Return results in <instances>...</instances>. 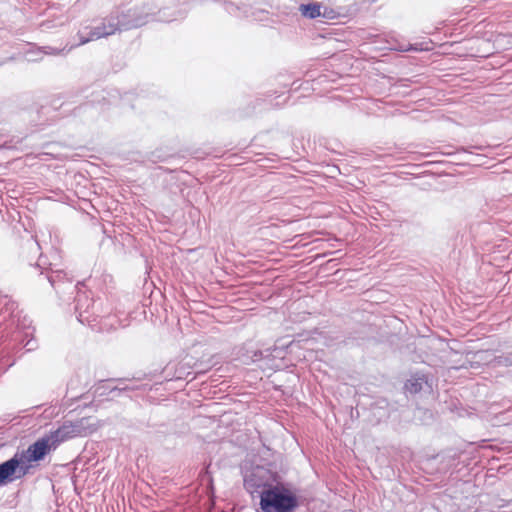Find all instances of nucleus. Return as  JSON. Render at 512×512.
<instances>
[{"label":"nucleus","instance_id":"1","mask_svg":"<svg viewBox=\"0 0 512 512\" xmlns=\"http://www.w3.org/2000/svg\"><path fill=\"white\" fill-rule=\"evenodd\" d=\"M243 486L256 512H295L303 503L298 487L263 466L245 469Z\"/></svg>","mask_w":512,"mask_h":512},{"label":"nucleus","instance_id":"2","mask_svg":"<svg viewBox=\"0 0 512 512\" xmlns=\"http://www.w3.org/2000/svg\"><path fill=\"white\" fill-rule=\"evenodd\" d=\"M77 437L71 421H65L57 429L38 437L26 448L18 447L14 454L0 463V488L39 470L62 443Z\"/></svg>","mask_w":512,"mask_h":512},{"label":"nucleus","instance_id":"3","mask_svg":"<svg viewBox=\"0 0 512 512\" xmlns=\"http://www.w3.org/2000/svg\"><path fill=\"white\" fill-rule=\"evenodd\" d=\"M174 18L166 16V9L152 11L147 5L131 8H116L102 22L94 27H84L77 33L79 44L113 35L116 31H128L144 26L150 21L171 22Z\"/></svg>","mask_w":512,"mask_h":512},{"label":"nucleus","instance_id":"4","mask_svg":"<svg viewBox=\"0 0 512 512\" xmlns=\"http://www.w3.org/2000/svg\"><path fill=\"white\" fill-rule=\"evenodd\" d=\"M77 320L94 329V322L104 313L101 298H95L93 292L87 288L86 283L72 299Z\"/></svg>","mask_w":512,"mask_h":512},{"label":"nucleus","instance_id":"5","mask_svg":"<svg viewBox=\"0 0 512 512\" xmlns=\"http://www.w3.org/2000/svg\"><path fill=\"white\" fill-rule=\"evenodd\" d=\"M45 277L59 299L65 303H70L78 290L86 283L84 280L75 282L73 276H69L65 270L59 269L57 266H53L52 269L48 270L45 273Z\"/></svg>","mask_w":512,"mask_h":512},{"label":"nucleus","instance_id":"6","mask_svg":"<svg viewBox=\"0 0 512 512\" xmlns=\"http://www.w3.org/2000/svg\"><path fill=\"white\" fill-rule=\"evenodd\" d=\"M22 256L27 260L30 266H33L39 271L40 275L45 274L48 270L52 269L53 266H57V263L51 261L50 257L43 254L42 247L34 237H30L24 242L22 246Z\"/></svg>","mask_w":512,"mask_h":512},{"label":"nucleus","instance_id":"7","mask_svg":"<svg viewBox=\"0 0 512 512\" xmlns=\"http://www.w3.org/2000/svg\"><path fill=\"white\" fill-rule=\"evenodd\" d=\"M196 365L193 356H185L180 361H170L162 370L161 374L165 381H191L195 378L193 367Z\"/></svg>","mask_w":512,"mask_h":512},{"label":"nucleus","instance_id":"8","mask_svg":"<svg viewBox=\"0 0 512 512\" xmlns=\"http://www.w3.org/2000/svg\"><path fill=\"white\" fill-rule=\"evenodd\" d=\"M35 344L36 342L34 339H26V337H23L21 333H16L13 336V343L9 342L5 344L0 352V374L5 373L15 364V359L9 353L10 349L19 345L21 348H25L26 351H32L35 349Z\"/></svg>","mask_w":512,"mask_h":512},{"label":"nucleus","instance_id":"9","mask_svg":"<svg viewBox=\"0 0 512 512\" xmlns=\"http://www.w3.org/2000/svg\"><path fill=\"white\" fill-rule=\"evenodd\" d=\"M405 393L415 395L422 390H432V378L425 373L416 372L408 378L403 386Z\"/></svg>","mask_w":512,"mask_h":512},{"label":"nucleus","instance_id":"10","mask_svg":"<svg viewBox=\"0 0 512 512\" xmlns=\"http://www.w3.org/2000/svg\"><path fill=\"white\" fill-rule=\"evenodd\" d=\"M126 378H117V379H107V380H100L97 384H95L91 388V393L93 395V401L91 404L95 401V399H104L108 397L110 394H116L118 390V385H112L113 382H117L119 384H124L126 381Z\"/></svg>","mask_w":512,"mask_h":512},{"label":"nucleus","instance_id":"11","mask_svg":"<svg viewBox=\"0 0 512 512\" xmlns=\"http://www.w3.org/2000/svg\"><path fill=\"white\" fill-rule=\"evenodd\" d=\"M282 350L278 348L277 346L269 347L266 349H255L252 351H247V353L244 355V362L248 363V361L251 362H260V361H266L267 365H269L270 361H274L276 358H281Z\"/></svg>","mask_w":512,"mask_h":512},{"label":"nucleus","instance_id":"12","mask_svg":"<svg viewBox=\"0 0 512 512\" xmlns=\"http://www.w3.org/2000/svg\"><path fill=\"white\" fill-rule=\"evenodd\" d=\"M91 88L85 87L81 89L80 96L86 101L84 103H81L77 109H82L83 107H86L88 105H94V104H100L102 102H105L106 97L104 95V90H99L98 87H92V91L90 93H87Z\"/></svg>","mask_w":512,"mask_h":512},{"label":"nucleus","instance_id":"13","mask_svg":"<svg viewBox=\"0 0 512 512\" xmlns=\"http://www.w3.org/2000/svg\"><path fill=\"white\" fill-rule=\"evenodd\" d=\"M209 468V465L204 466L199 472L198 479L200 486L203 488V491L207 494V496L212 497L215 495V487L214 480Z\"/></svg>","mask_w":512,"mask_h":512},{"label":"nucleus","instance_id":"14","mask_svg":"<svg viewBox=\"0 0 512 512\" xmlns=\"http://www.w3.org/2000/svg\"><path fill=\"white\" fill-rule=\"evenodd\" d=\"M91 419V417H82L74 422L71 421L77 437L87 436L96 431L97 427L94 423H91Z\"/></svg>","mask_w":512,"mask_h":512},{"label":"nucleus","instance_id":"15","mask_svg":"<svg viewBox=\"0 0 512 512\" xmlns=\"http://www.w3.org/2000/svg\"><path fill=\"white\" fill-rule=\"evenodd\" d=\"M299 10L302 16L309 19H315L321 16V4L317 2L301 4Z\"/></svg>","mask_w":512,"mask_h":512},{"label":"nucleus","instance_id":"16","mask_svg":"<svg viewBox=\"0 0 512 512\" xmlns=\"http://www.w3.org/2000/svg\"><path fill=\"white\" fill-rule=\"evenodd\" d=\"M467 240L468 238L466 237L465 233L461 229H457L450 236L448 246L451 247L453 251H455L456 249H460L461 247L465 246Z\"/></svg>","mask_w":512,"mask_h":512},{"label":"nucleus","instance_id":"17","mask_svg":"<svg viewBox=\"0 0 512 512\" xmlns=\"http://www.w3.org/2000/svg\"><path fill=\"white\" fill-rule=\"evenodd\" d=\"M195 361L196 365L193 367L195 375L204 374L216 364L214 356L207 359H195Z\"/></svg>","mask_w":512,"mask_h":512},{"label":"nucleus","instance_id":"18","mask_svg":"<svg viewBox=\"0 0 512 512\" xmlns=\"http://www.w3.org/2000/svg\"><path fill=\"white\" fill-rule=\"evenodd\" d=\"M174 154L165 148H157L150 153L149 159L153 163L157 162H167L169 159L173 158Z\"/></svg>","mask_w":512,"mask_h":512},{"label":"nucleus","instance_id":"19","mask_svg":"<svg viewBox=\"0 0 512 512\" xmlns=\"http://www.w3.org/2000/svg\"><path fill=\"white\" fill-rule=\"evenodd\" d=\"M491 229V224L485 221L474 222L469 225V235L476 239L480 231L486 232Z\"/></svg>","mask_w":512,"mask_h":512},{"label":"nucleus","instance_id":"20","mask_svg":"<svg viewBox=\"0 0 512 512\" xmlns=\"http://www.w3.org/2000/svg\"><path fill=\"white\" fill-rule=\"evenodd\" d=\"M79 42L77 44H75V46H79ZM74 47V45H71L70 47H64V48H56V47H51V46H43L40 48V53L42 54H46V55H60V54H65V53H68L69 51L72 50V48Z\"/></svg>","mask_w":512,"mask_h":512},{"label":"nucleus","instance_id":"21","mask_svg":"<svg viewBox=\"0 0 512 512\" xmlns=\"http://www.w3.org/2000/svg\"><path fill=\"white\" fill-rule=\"evenodd\" d=\"M398 50L401 52H419L423 51L424 48L422 47V43H409L406 45H400Z\"/></svg>","mask_w":512,"mask_h":512},{"label":"nucleus","instance_id":"22","mask_svg":"<svg viewBox=\"0 0 512 512\" xmlns=\"http://www.w3.org/2000/svg\"><path fill=\"white\" fill-rule=\"evenodd\" d=\"M58 25H62V23L56 22V20H45L41 22L40 29L43 32H48L49 30L57 27Z\"/></svg>","mask_w":512,"mask_h":512},{"label":"nucleus","instance_id":"23","mask_svg":"<svg viewBox=\"0 0 512 512\" xmlns=\"http://www.w3.org/2000/svg\"><path fill=\"white\" fill-rule=\"evenodd\" d=\"M255 103L256 105H264V108H272V107H277L279 104L278 103H274V100L270 99V100H267V99H260V98H257L255 100Z\"/></svg>","mask_w":512,"mask_h":512},{"label":"nucleus","instance_id":"24","mask_svg":"<svg viewBox=\"0 0 512 512\" xmlns=\"http://www.w3.org/2000/svg\"><path fill=\"white\" fill-rule=\"evenodd\" d=\"M134 390H135L134 386H129V385L122 386V384L118 383L117 395H120L123 392L134 391Z\"/></svg>","mask_w":512,"mask_h":512},{"label":"nucleus","instance_id":"25","mask_svg":"<svg viewBox=\"0 0 512 512\" xmlns=\"http://www.w3.org/2000/svg\"><path fill=\"white\" fill-rule=\"evenodd\" d=\"M77 384H78V380H77V379H75V378H72V379L68 382V384H67V389H68L69 391H72V390L76 389Z\"/></svg>","mask_w":512,"mask_h":512},{"label":"nucleus","instance_id":"26","mask_svg":"<svg viewBox=\"0 0 512 512\" xmlns=\"http://www.w3.org/2000/svg\"><path fill=\"white\" fill-rule=\"evenodd\" d=\"M301 86H302L301 84H298V81H294L291 85V90L297 91L301 88Z\"/></svg>","mask_w":512,"mask_h":512},{"label":"nucleus","instance_id":"27","mask_svg":"<svg viewBox=\"0 0 512 512\" xmlns=\"http://www.w3.org/2000/svg\"><path fill=\"white\" fill-rule=\"evenodd\" d=\"M331 13H333V10L328 11V9H327V8H325V11H324L323 13H321V15H322L323 17L333 18V16H331V15H330Z\"/></svg>","mask_w":512,"mask_h":512},{"label":"nucleus","instance_id":"28","mask_svg":"<svg viewBox=\"0 0 512 512\" xmlns=\"http://www.w3.org/2000/svg\"><path fill=\"white\" fill-rule=\"evenodd\" d=\"M504 364L506 366H512V357H505Z\"/></svg>","mask_w":512,"mask_h":512},{"label":"nucleus","instance_id":"29","mask_svg":"<svg viewBox=\"0 0 512 512\" xmlns=\"http://www.w3.org/2000/svg\"><path fill=\"white\" fill-rule=\"evenodd\" d=\"M133 378H134V379H137V380H140V379H141V377H140V376H138V377L134 376Z\"/></svg>","mask_w":512,"mask_h":512}]
</instances>
